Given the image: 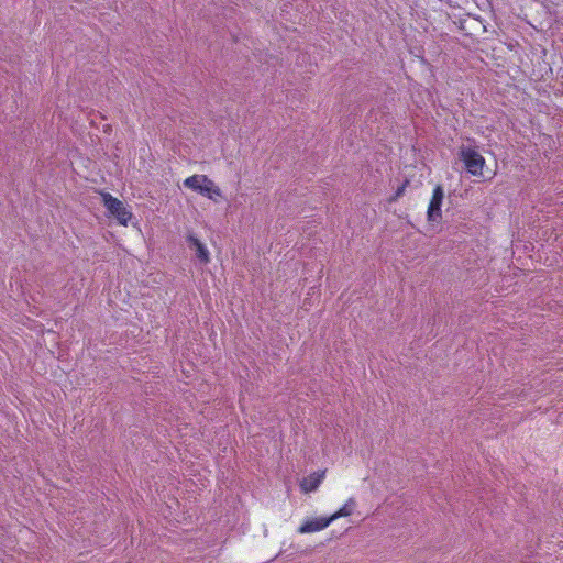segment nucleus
<instances>
[{"label":"nucleus","mask_w":563,"mask_h":563,"mask_svg":"<svg viewBox=\"0 0 563 563\" xmlns=\"http://www.w3.org/2000/svg\"><path fill=\"white\" fill-rule=\"evenodd\" d=\"M459 157L470 174L473 176L483 175L485 159L474 147L462 145L459 151Z\"/></svg>","instance_id":"f257e3e1"},{"label":"nucleus","mask_w":563,"mask_h":563,"mask_svg":"<svg viewBox=\"0 0 563 563\" xmlns=\"http://www.w3.org/2000/svg\"><path fill=\"white\" fill-rule=\"evenodd\" d=\"M184 186L203 196L212 198V194L220 196V189L206 175H194L184 180Z\"/></svg>","instance_id":"f03ea898"},{"label":"nucleus","mask_w":563,"mask_h":563,"mask_svg":"<svg viewBox=\"0 0 563 563\" xmlns=\"http://www.w3.org/2000/svg\"><path fill=\"white\" fill-rule=\"evenodd\" d=\"M188 246L195 251L197 258L203 263L207 264L210 261L209 252L207 247L200 242L199 239H197L195 235L189 234L187 236Z\"/></svg>","instance_id":"423d86ee"},{"label":"nucleus","mask_w":563,"mask_h":563,"mask_svg":"<svg viewBox=\"0 0 563 563\" xmlns=\"http://www.w3.org/2000/svg\"><path fill=\"white\" fill-rule=\"evenodd\" d=\"M103 202L112 216H114L121 224H126L132 213L128 211L124 203L112 197L110 194L103 195Z\"/></svg>","instance_id":"7ed1b4c3"},{"label":"nucleus","mask_w":563,"mask_h":563,"mask_svg":"<svg viewBox=\"0 0 563 563\" xmlns=\"http://www.w3.org/2000/svg\"><path fill=\"white\" fill-rule=\"evenodd\" d=\"M324 471L312 473L309 476L305 477L300 483V488L305 493L313 492L318 488L322 479L324 478Z\"/></svg>","instance_id":"0eeeda50"},{"label":"nucleus","mask_w":563,"mask_h":563,"mask_svg":"<svg viewBox=\"0 0 563 563\" xmlns=\"http://www.w3.org/2000/svg\"><path fill=\"white\" fill-rule=\"evenodd\" d=\"M333 520L331 517H320L311 520H307L303 525H301L298 529L300 533H311L316 531H320L327 528Z\"/></svg>","instance_id":"39448f33"},{"label":"nucleus","mask_w":563,"mask_h":563,"mask_svg":"<svg viewBox=\"0 0 563 563\" xmlns=\"http://www.w3.org/2000/svg\"><path fill=\"white\" fill-rule=\"evenodd\" d=\"M444 198V191L442 186H437L433 190V195L431 201L428 207V221L430 222H439L442 218L441 214V206Z\"/></svg>","instance_id":"20e7f679"},{"label":"nucleus","mask_w":563,"mask_h":563,"mask_svg":"<svg viewBox=\"0 0 563 563\" xmlns=\"http://www.w3.org/2000/svg\"><path fill=\"white\" fill-rule=\"evenodd\" d=\"M407 183L408 181H406L400 187H398V189L396 190V192H395L394 197L390 199V201H396L399 197H401L404 195Z\"/></svg>","instance_id":"1a4fd4ad"},{"label":"nucleus","mask_w":563,"mask_h":563,"mask_svg":"<svg viewBox=\"0 0 563 563\" xmlns=\"http://www.w3.org/2000/svg\"><path fill=\"white\" fill-rule=\"evenodd\" d=\"M354 507H355V501H354L353 498H350L340 510H338L336 512H334L330 517L334 521L335 519H338L340 517L350 516L352 514Z\"/></svg>","instance_id":"6e6552de"}]
</instances>
